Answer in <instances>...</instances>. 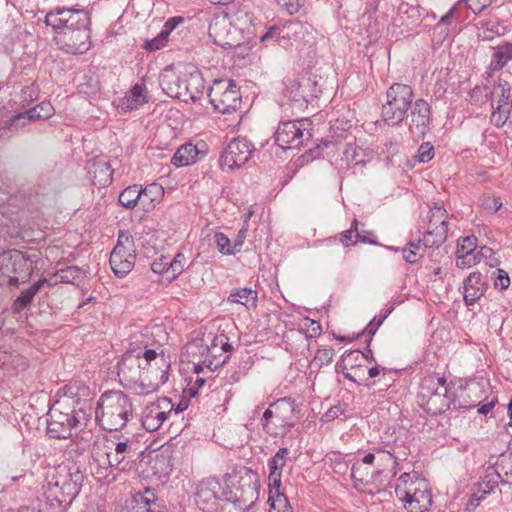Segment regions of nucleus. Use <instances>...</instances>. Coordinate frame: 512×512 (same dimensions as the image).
Returning a JSON list of instances; mask_svg holds the SVG:
<instances>
[{"label": "nucleus", "mask_w": 512, "mask_h": 512, "mask_svg": "<svg viewBox=\"0 0 512 512\" xmlns=\"http://www.w3.org/2000/svg\"><path fill=\"white\" fill-rule=\"evenodd\" d=\"M82 272L77 266H66L65 268L58 269L52 278L55 279V283H75V281L81 279Z\"/></svg>", "instance_id": "79ce46f5"}, {"label": "nucleus", "mask_w": 512, "mask_h": 512, "mask_svg": "<svg viewBox=\"0 0 512 512\" xmlns=\"http://www.w3.org/2000/svg\"><path fill=\"white\" fill-rule=\"evenodd\" d=\"M147 101L145 84L136 83L134 86H132L129 94L125 97L123 105L126 109L133 110L137 108V106L142 105Z\"/></svg>", "instance_id": "58836bf2"}, {"label": "nucleus", "mask_w": 512, "mask_h": 512, "mask_svg": "<svg viewBox=\"0 0 512 512\" xmlns=\"http://www.w3.org/2000/svg\"><path fill=\"white\" fill-rule=\"evenodd\" d=\"M185 74L182 76L177 74L172 68H165L159 77V85L162 91L171 98H177L183 101Z\"/></svg>", "instance_id": "393cba45"}, {"label": "nucleus", "mask_w": 512, "mask_h": 512, "mask_svg": "<svg viewBox=\"0 0 512 512\" xmlns=\"http://www.w3.org/2000/svg\"><path fill=\"white\" fill-rule=\"evenodd\" d=\"M480 261V253L457 254L456 266L460 269L470 268Z\"/></svg>", "instance_id": "864d4df0"}, {"label": "nucleus", "mask_w": 512, "mask_h": 512, "mask_svg": "<svg viewBox=\"0 0 512 512\" xmlns=\"http://www.w3.org/2000/svg\"><path fill=\"white\" fill-rule=\"evenodd\" d=\"M358 226H359V221L355 218L352 221L350 228L348 230L343 231L342 233H340V235H339V242L344 247H350V246H354V245L357 244V240L355 238V234H357Z\"/></svg>", "instance_id": "8fccbe9b"}, {"label": "nucleus", "mask_w": 512, "mask_h": 512, "mask_svg": "<svg viewBox=\"0 0 512 512\" xmlns=\"http://www.w3.org/2000/svg\"><path fill=\"white\" fill-rule=\"evenodd\" d=\"M301 29V24L297 21H287L282 26H271L260 36L262 42L274 40L279 45L284 46L290 41L292 35H296Z\"/></svg>", "instance_id": "bb28decb"}, {"label": "nucleus", "mask_w": 512, "mask_h": 512, "mask_svg": "<svg viewBox=\"0 0 512 512\" xmlns=\"http://www.w3.org/2000/svg\"><path fill=\"white\" fill-rule=\"evenodd\" d=\"M476 246H477V238L475 236L464 237L458 243V249H457L456 254L475 253Z\"/></svg>", "instance_id": "4d7b16f0"}, {"label": "nucleus", "mask_w": 512, "mask_h": 512, "mask_svg": "<svg viewBox=\"0 0 512 512\" xmlns=\"http://www.w3.org/2000/svg\"><path fill=\"white\" fill-rule=\"evenodd\" d=\"M222 486L216 477L203 478L196 486L195 500L198 505L216 507L222 501Z\"/></svg>", "instance_id": "5701e85b"}, {"label": "nucleus", "mask_w": 512, "mask_h": 512, "mask_svg": "<svg viewBox=\"0 0 512 512\" xmlns=\"http://www.w3.org/2000/svg\"><path fill=\"white\" fill-rule=\"evenodd\" d=\"M312 87V79L310 77H302L301 80L293 79L289 80L286 85L285 93L292 100L299 102L300 100L305 101L307 99V89Z\"/></svg>", "instance_id": "4c0bfd02"}, {"label": "nucleus", "mask_w": 512, "mask_h": 512, "mask_svg": "<svg viewBox=\"0 0 512 512\" xmlns=\"http://www.w3.org/2000/svg\"><path fill=\"white\" fill-rule=\"evenodd\" d=\"M459 388L460 395L457 394L455 384L447 382L444 376L427 375L421 380L418 402L431 416L440 415L448 410L466 411L474 408L476 404H469L461 399L464 390L461 386Z\"/></svg>", "instance_id": "f03ea898"}, {"label": "nucleus", "mask_w": 512, "mask_h": 512, "mask_svg": "<svg viewBox=\"0 0 512 512\" xmlns=\"http://www.w3.org/2000/svg\"><path fill=\"white\" fill-rule=\"evenodd\" d=\"M500 90L499 98L496 107L493 106V111L490 117L491 123L497 128L503 127L511 118L512 113V94L511 86L508 82L499 84L494 88L492 94H497Z\"/></svg>", "instance_id": "412c9836"}, {"label": "nucleus", "mask_w": 512, "mask_h": 512, "mask_svg": "<svg viewBox=\"0 0 512 512\" xmlns=\"http://www.w3.org/2000/svg\"><path fill=\"white\" fill-rule=\"evenodd\" d=\"M462 3H463V0H459L455 5H453L449 9V11L440 18V20L436 24L435 28L437 29V28H440L441 26L452 25L454 22V19H455V13L458 10V6L461 5Z\"/></svg>", "instance_id": "13d9d810"}, {"label": "nucleus", "mask_w": 512, "mask_h": 512, "mask_svg": "<svg viewBox=\"0 0 512 512\" xmlns=\"http://www.w3.org/2000/svg\"><path fill=\"white\" fill-rule=\"evenodd\" d=\"M222 479V501L233 504L238 511H247L255 504L259 495V481L250 468L235 466Z\"/></svg>", "instance_id": "7ed1b4c3"}, {"label": "nucleus", "mask_w": 512, "mask_h": 512, "mask_svg": "<svg viewBox=\"0 0 512 512\" xmlns=\"http://www.w3.org/2000/svg\"><path fill=\"white\" fill-rule=\"evenodd\" d=\"M182 411L183 408L180 406L174 408V404L169 398L160 397L143 409L142 426L149 432L157 431L166 421L178 418Z\"/></svg>", "instance_id": "9b49d317"}, {"label": "nucleus", "mask_w": 512, "mask_h": 512, "mask_svg": "<svg viewBox=\"0 0 512 512\" xmlns=\"http://www.w3.org/2000/svg\"><path fill=\"white\" fill-rule=\"evenodd\" d=\"M257 295V291L253 290L252 288H237L230 292L229 296L227 297V301L229 303H236L247 306L249 301L254 303L257 300Z\"/></svg>", "instance_id": "ea45409f"}, {"label": "nucleus", "mask_w": 512, "mask_h": 512, "mask_svg": "<svg viewBox=\"0 0 512 512\" xmlns=\"http://www.w3.org/2000/svg\"><path fill=\"white\" fill-rule=\"evenodd\" d=\"M138 455L132 440L126 438L124 441H111V446H106V451L94 459L98 463L97 477L107 478L112 470L119 472L131 470Z\"/></svg>", "instance_id": "0eeeda50"}, {"label": "nucleus", "mask_w": 512, "mask_h": 512, "mask_svg": "<svg viewBox=\"0 0 512 512\" xmlns=\"http://www.w3.org/2000/svg\"><path fill=\"white\" fill-rule=\"evenodd\" d=\"M184 85V92L187 93L186 96H183L184 102L191 101L195 103L203 96L205 85L202 74L199 71L185 74Z\"/></svg>", "instance_id": "7c9ffc66"}, {"label": "nucleus", "mask_w": 512, "mask_h": 512, "mask_svg": "<svg viewBox=\"0 0 512 512\" xmlns=\"http://www.w3.org/2000/svg\"><path fill=\"white\" fill-rule=\"evenodd\" d=\"M425 249L423 239L417 242H408L407 245L402 249L403 258L406 262L414 264L420 260L422 254H419L420 249Z\"/></svg>", "instance_id": "a18cd8bd"}, {"label": "nucleus", "mask_w": 512, "mask_h": 512, "mask_svg": "<svg viewBox=\"0 0 512 512\" xmlns=\"http://www.w3.org/2000/svg\"><path fill=\"white\" fill-rule=\"evenodd\" d=\"M208 97L214 111L230 114L241 108L240 88L232 79H216L210 86Z\"/></svg>", "instance_id": "9d476101"}, {"label": "nucleus", "mask_w": 512, "mask_h": 512, "mask_svg": "<svg viewBox=\"0 0 512 512\" xmlns=\"http://www.w3.org/2000/svg\"><path fill=\"white\" fill-rule=\"evenodd\" d=\"M428 229L423 237L425 247H440L446 240L449 230L447 210L438 202L430 206Z\"/></svg>", "instance_id": "4468645a"}, {"label": "nucleus", "mask_w": 512, "mask_h": 512, "mask_svg": "<svg viewBox=\"0 0 512 512\" xmlns=\"http://www.w3.org/2000/svg\"><path fill=\"white\" fill-rule=\"evenodd\" d=\"M54 114V108L50 104V102L43 101L36 106L32 107L25 113H19L11 119V125L17 127L19 126V122L21 119L25 117L28 118L29 121L36 120H46L49 119Z\"/></svg>", "instance_id": "473e14b6"}, {"label": "nucleus", "mask_w": 512, "mask_h": 512, "mask_svg": "<svg viewBox=\"0 0 512 512\" xmlns=\"http://www.w3.org/2000/svg\"><path fill=\"white\" fill-rule=\"evenodd\" d=\"M139 206L142 210L148 212L155 208L156 204L164 196V189L158 183H151L145 187L139 185Z\"/></svg>", "instance_id": "c756f323"}, {"label": "nucleus", "mask_w": 512, "mask_h": 512, "mask_svg": "<svg viewBox=\"0 0 512 512\" xmlns=\"http://www.w3.org/2000/svg\"><path fill=\"white\" fill-rule=\"evenodd\" d=\"M255 148L246 138L232 139L222 151L219 166L223 171H232L248 162Z\"/></svg>", "instance_id": "f3484780"}, {"label": "nucleus", "mask_w": 512, "mask_h": 512, "mask_svg": "<svg viewBox=\"0 0 512 512\" xmlns=\"http://www.w3.org/2000/svg\"><path fill=\"white\" fill-rule=\"evenodd\" d=\"M321 325L319 322L314 320H309V324L307 325V333L303 334L302 332H298V337L301 340L308 341V338H314L321 334Z\"/></svg>", "instance_id": "bf43d9fd"}, {"label": "nucleus", "mask_w": 512, "mask_h": 512, "mask_svg": "<svg viewBox=\"0 0 512 512\" xmlns=\"http://www.w3.org/2000/svg\"><path fill=\"white\" fill-rule=\"evenodd\" d=\"M88 175L94 186L106 187L113 180L110 163L103 158H93L88 164Z\"/></svg>", "instance_id": "a878e982"}, {"label": "nucleus", "mask_w": 512, "mask_h": 512, "mask_svg": "<svg viewBox=\"0 0 512 512\" xmlns=\"http://www.w3.org/2000/svg\"><path fill=\"white\" fill-rule=\"evenodd\" d=\"M344 413V410L342 409L341 405H334L330 407L324 414H323V420L324 421H332L336 418H338L340 415Z\"/></svg>", "instance_id": "338daca9"}, {"label": "nucleus", "mask_w": 512, "mask_h": 512, "mask_svg": "<svg viewBox=\"0 0 512 512\" xmlns=\"http://www.w3.org/2000/svg\"><path fill=\"white\" fill-rule=\"evenodd\" d=\"M214 241L217 245L218 251L223 255H235L230 239L222 232H216Z\"/></svg>", "instance_id": "603ef678"}, {"label": "nucleus", "mask_w": 512, "mask_h": 512, "mask_svg": "<svg viewBox=\"0 0 512 512\" xmlns=\"http://www.w3.org/2000/svg\"><path fill=\"white\" fill-rule=\"evenodd\" d=\"M308 126L310 123L306 119L280 123L274 133L275 143L283 150L301 147L312 137Z\"/></svg>", "instance_id": "ddd939ff"}, {"label": "nucleus", "mask_w": 512, "mask_h": 512, "mask_svg": "<svg viewBox=\"0 0 512 512\" xmlns=\"http://www.w3.org/2000/svg\"><path fill=\"white\" fill-rule=\"evenodd\" d=\"M278 5L288 14L293 15L299 11V0H277Z\"/></svg>", "instance_id": "0e129e2a"}, {"label": "nucleus", "mask_w": 512, "mask_h": 512, "mask_svg": "<svg viewBox=\"0 0 512 512\" xmlns=\"http://www.w3.org/2000/svg\"><path fill=\"white\" fill-rule=\"evenodd\" d=\"M501 479L502 476L499 471L485 475V477L478 483L479 491L482 492V495L478 497L477 500H483L485 495L490 494L495 487L498 486L499 480Z\"/></svg>", "instance_id": "c03bdc74"}, {"label": "nucleus", "mask_w": 512, "mask_h": 512, "mask_svg": "<svg viewBox=\"0 0 512 512\" xmlns=\"http://www.w3.org/2000/svg\"><path fill=\"white\" fill-rule=\"evenodd\" d=\"M512 59V43L504 42L496 47H493V53L490 64L488 66L487 74L492 76L495 72L503 69V67Z\"/></svg>", "instance_id": "2f4dec72"}, {"label": "nucleus", "mask_w": 512, "mask_h": 512, "mask_svg": "<svg viewBox=\"0 0 512 512\" xmlns=\"http://www.w3.org/2000/svg\"><path fill=\"white\" fill-rule=\"evenodd\" d=\"M28 269V258L18 250H9L0 255V271L3 275L18 274Z\"/></svg>", "instance_id": "cd10ccee"}, {"label": "nucleus", "mask_w": 512, "mask_h": 512, "mask_svg": "<svg viewBox=\"0 0 512 512\" xmlns=\"http://www.w3.org/2000/svg\"><path fill=\"white\" fill-rule=\"evenodd\" d=\"M334 357V350L332 348L318 349L315 353L311 366L316 367L318 370L324 365H328L332 362Z\"/></svg>", "instance_id": "09e8293b"}, {"label": "nucleus", "mask_w": 512, "mask_h": 512, "mask_svg": "<svg viewBox=\"0 0 512 512\" xmlns=\"http://www.w3.org/2000/svg\"><path fill=\"white\" fill-rule=\"evenodd\" d=\"M139 185L134 184L126 187L119 195L118 202L127 209H134L139 205Z\"/></svg>", "instance_id": "a19ab883"}, {"label": "nucleus", "mask_w": 512, "mask_h": 512, "mask_svg": "<svg viewBox=\"0 0 512 512\" xmlns=\"http://www.w3.org/2000/svg\"><path fill=\"white\" fill-rule=\"evenodd\" d=\"M156 358L157 352L154 349L129 348L117 363V376L121 385L139 395V390H142L144 363L149 364V361Z\"/></svg>", "instance_id": "423d86ee"}, {"label": "nucleus", "mask_w": 512, "mask_h": 512, "mask_svg": "<svg viewBox=\"0 0 512 512\" xmlns=\"http://www.w3.org/2000/svg\"><path fill=\"white\" fill-rule=\"evenodd\" d=\"M410 131L418 138H424L431 129L432 111L430 104L424 99H417L411 104Z\"/></svg>", "instance_id": "4be33fe9"}, {"label": "nucleus", "mask_w": 512, "mask_h": 512, "mask_svg": "<svg viewBox=\"0 0 512 512\" xmlns=\"http://www.w3.org/2000/svg\"><path fill=\"white\" fill-rule=\"evenodd\" d=\"M219 348L220 334H217L212 338L210 345L206 346L207 356L203 361V363L206 365V368H208L209 371L211 372L223 366L226 363L227 359L229 358L228 355H217V353L219 352Z\"/></svg>", "instance_id": "e433bc0d"}, {"label": "nucleus", "mask_w": 512, "mask_h": 512, "mask_svg": "<svg viewBox=\"0 0 512 512\" xmlns=\"http://www.w3.org/2000/svg\"><path fill=\"white\" fill-rule=\"evenodd\" d=\"M168 262L169 257L161 255L151 263V270L156 274L164 275L166 277Z\"/></svg>", "instance_id": "052dcab7"}, {"label": "nucleus", "mask_w": 512, "mask_h": 512, "mask_svg": "<svg viewBox=\"0 0 512 512\" xmlns=\"http://www.w3.org/2000/svg\"><path fill=\"white\" fill-rule=\"evenodd\" d=\"M496 272L497 276L494 281V286L501 290L507 289L510 285V277L508 273L503 269H497Z\"/></svg>", "instance_id": "680f3d73"}, {"label": "nucleus", "mask_w": 512, "mask_h": 512, "mask_svg": "<svg viewBox=\"0 0 512 512\" xmlns=\"http://www.w3.org/2000/svg\"><path fill=\"white\" fill-rule=\"evenodd\" d=\"M186 258L183 253L178 252L173 259H169L166 268V279L172 281L184 271Z\"/></svg>", "instance_id": "37998d69"}, {"label": "nucleus", "mask_w": 512, "mask_h": 512, "mask_svg": "<svg viewBox=\"0 0 512 512\" xmlns=\"http://www.w3.org/2000/svg\"><path fill=\"white\" fill-rule=\"evenodd\" d=\"M488 283L478 271L471 272L463 282V299L467 306L475 304L486 292Z\"/></svg>", "instance_id": "b1692460"}, {"label": "nucleus", "mask_w": 512, "mask_h": 512, "mask_svg": "<svg viewBox=\"0 0 512 512\" xmlns=\"http://www.w3.org/2000/svg\"><path fill=\"white\" fill-rule=\"evenodd\" d=\"M414 98L408 84L393 83L386 91V103L382 106V119L389 126L401 123L407 116Z\"/></svg>", "instance_id": "6e6552de"}, {"label": "nucleus", "mask_w": 512, "mask_h": 512, "mask_svg": "<svg viewBox=\"0 0 512 512\" xmlns=\"http://www.w3.org/2000/svg\"><path fill=\"white\" fill-rule=\"evenodd\" d=\"M294 410H295V400L294 399H292L291 397H284V398L278 399L276 402L271 404V408H268L264 411L262 419H261L263 429L266 430L267 432L269 431L268 430V421L273 417L274 414L277 417L282 416L283 418H286L284 415L288 414V413L293 414ZM281 422H282V425H288V426L293 425L292 423L286 422L285 419H282Z\"/></svg>", "instance_id": "c85d7f7f"}, {"label": "nucleus", "mask_w": 512, "mask_h": 512, "mask_svg": "<svg viewBox=\"0 0 512 512\" xmlns=\"http://www.w3.org/2000/svg\"><path fill=\"white\" fill-rule=\"evenodd\" d=\"M234 27L241 36H244V43L249 41L255 33L253 28V15L248 11H237L230 16Z\"/></svg>", "instance_id": "c9c22d12"}, {"label": "nucleus", "mask_w": 512, "mask_h": 512, "mask_svg": "<svg viewBox=\"0 0 512 512\" xmlns=\"http://www.w3.org/2000/svg\"><path fill=\"white\" fill-rule=\"evenodd\" d=\"M84 474L76 465H59L47 483L46 501L51 507L66 511L81 491Z\"/></svg>", "instance_id": "20e7f679"}, {"label": "nucleus", "mask_w": 512, "mask_h": 512, "mask_svg": "<svg viewBox=\"0 0 512 512\" xmlns=\"http://www.w3.org/2000/svg\"><path fill=\"white\" fill-rule=\"evenodd\" d=\"M498 469L502 476L501 482L503 484H512V451L501 456Z\"/></svg>", "instance_id": "49530a36"}, {"label": "nucleus", "mask_w": 512, "mask_h": 512, "mask_svg": "<svg viewBox=\"0 0 512 512\" xmlns=\"http://www.w3.org/2000/svg\"><path fill=\"white\" fill-rule=\"evenodd\" d=\"M405 494L401 493V501L410 512H426L433 504L432 492L425 479L416 478Z\"/></svg>", "instance_id": "aec40b11"}, {"label": "nucleus", "mask_w": 512, "mask_h": 512, "mask_svg": "<svg viewBox=\"0 0 512 512\" xmlns=\"http://www.w3.org/2000/svg\"><path fill=\"white\" fill-rule=\"evenodd\" d=\"M44 22L53 28L55 34L66 28L73 29L91 24L89 12L74 6L55 7L46 14Z\"/></svg>", "instance_id": "f8f14e48"}, {"label": "nucleus", "mask_w": 512, "mask_h": 512, "mask_svg": "<svg viewBox=\"0 0 512 512\" xmlns=\"http://www.w3.org/2000/svg\"><path fill=\"white\" fill-rule=\"evenodd\" d=\"M133 417V404L121 390H107L101 394L95 408V420L106 431L123 429Z\"/></svg>", "instance_id": "39448f33"}, {"label": "nucleus", "mask_w": 512, "mask_h": 512, "mask_svg": "<svg viewBox=\"0 0 512 512\" xmlns=\"http://www.w3.org/2000/svg\"><path fill=\"white\" fill-rule=\"evenodd\" d=\"M344 359L347 360L349 367L352 364L363 363V355L360 350H352L344 353Z\"/></svg>", "instance_id": "774afa93"}, {"label": "nucleus", "mask_w": 512, "mask_h": 512, "mask_svg": "<svg viewBox=\"0 0 512 512\" xmlns=\"http://www.w3.org/2000/svg\"><path fill=\"white\" fill-rule=\"evenodd\" d=\"M365 363L352 364L349 369L350 373H344V377L358 385H362L368 378L366 377Z\"/></svg>", "instance_id": "de8ad7c7"}, {"label": "nucleus", "mask_w": 512, "mask_h": 512, "mask_svg": "<svg viewBox=\"0 0 512 512\" xmlns=\"http://www.w3.org/2000/svg\"><path fill=\"white\" fill-rule=\"evenodd\" d=\"M170 363H168L164 355L157 353V358L144 363L142 390L139 395H148L158 391V389L167 382L169 377Z\"/></svg>", "instance_id": "6ab92c4d"}, {"label": "nucleus", "mask_w": 512, "mask_h": 512, "mask_svg": "<svg viewBox=\"0 0 512 512\" xmlns=\"http://www.w3.org/2000/svg\"><path fill=\"white\" fill-rule=\"evenodd\" d=\"M209 35L214 43L223 48H235L244 44V36L234 27L230 15H215L209 23Z\"/></svg>", "instance_id": "dca6fc26"}, {"label": "nucleus", "mask_w": 512, "mask_h": 512, "mask_svg": "<svg viewBox=\"0 0 512 512\" xmlns=\"http://www.w3.org/2000/svg\"><path fill=\"white\" fill-rule=\"evenodd\" d=\"M204 152L197 145L186 143L180 146L171 158V163L176 167H184L195 163L198 155Z\"/></svg>", "instance_id": "72a5a7b5"}, {"label": "nucleus", "mask_w": 512, "mask_h": 512, "mask_svg": "<svg viewBox=\"0 0 512 512\" xmlns=\"http://www.w3.org/2000/svg\"><path fill=\"white\" fill-rule=\"evenodd\" d=\"M416 478H418L416 474L411 475L408 472H404L399 476L395 487V494L399 500L401 499V493L405 494V492H408V489L411 488L410 484L414 483Z\"/></svg>", "instance_id": "3c124183"}, {"label": "nucleus", "mask_w": 512, "mask_h": 512, "mask_svg": "<svg viewBox=\"0 0 512 512\" xmlns=\"http://www.w3.org/2000/svg\"><path fill=\"white\" fill-rule=\"evenodd\" d=\"M355 238L357 240V243H364V244H377L376 238L372 232L368 231H359L357 229V234H355Z\"/></svg>", "instance_id": "69168bd1"}, {"label": "nucleus", "mask_w": 512, "mask_h": 512, "mask_svg": "<svg viewBox=\"0 0 512 512\" xmlns=\"http://www.w3.org/2000/svg\"><path fill=\"white\" fill-rule=\"evenodd\" d=\"M168 40L167 32L160 31L159 34L153 39L146 40L144 44V49L148 52H153L163 48Z\"/></svg>", "instance_id": "6e6d98bb"}, {"label": "nucleus", "mask_w": 512, "mask_h": 512, "mask_svg": "<svg viewBox=\"0 0 512 512\" xmlns=\"http://www.w3.org/2000/svg\"><path fill=\"white\" fill-rule=\"evenodd\" d=\"M44 284H48V280L45 278L38 280L28 289L21 291L20 295L13 301L11 305L12 313L20 314L25 308H27L31 304L35 295L44 286Z\"/></svg>", "instance_id": "f704fd0d"}, {"label": "nucleus", "mask_w": 512, "mask_h": 512, "mask_svg": "<svg viewBox=\"0 0 512 512\" xmlns=\"http://www.w3.org/2000/svg\"><path fill=\"white\" fill-rule=\"evenodd\" d=\"M90 25L58 31L54 39L57 45L69 54H84L91 48Z\"/></svg>", "instance_id": "a211bd4d"}, {"label": "nucleus", "mask_w": 512, "mask_h": 512, "mask_svg": "<svg viewBox=\"0 0 512 512\" xmlns=\"http://www.w3.org/2000/svg\"><path fill=\"white\" fill-rule=\"evenodd\" d=\"M132 246V236L121 231L109 259L112 271L119 278L125 277L134 268L136 256L134 250L131 249Z\"/></svg>", "instance_id": "2eb2a0df"}, {"label": "nucleus", "mask_w": 512, "mask_h": 512, "mask_svg": "<svg viewBox=\"0 0 512 512\" xmlns=\"http://www.w3.org/2000/svg\"><path fill=\"white\" fill-rule=\"evenodd\" d=\"M463 2L467 4L474 14H480L492 4L489 0H463Z\"/></svg>", "instance_id": "e2e57ef3"}, {"label": "nucleus", "mask_w": 512, "mask_h": 512, "mask_svg": "<svg viewBox=\"0 0 512 512\" xmlns=\"http://www.w3.org/2000/svg\"><path fill=\"white\" fill-rule=\"evenodd\" d=\"M434 155V146L430 142H423L419 146L414 158L417 159L419 163H427L433 159Z\"/></svg>", "instance_id": "5fc2aeb1"}, {"label": "nucleus", "mask_w": 512, "mask_h": 512, "mask_svg": "<svg viewBox=\"0 0 512 512\" xmlns=\"http://www.w3.org/2000/svg\"><path fill=\"white\" fill-rule=\"evenodd\" d=\"M75 384L65 385L62 390L64 398L56 400L50 406L47 416V435L53 439H68L73 432L83 430L90 420L84 406L74 398L78 395Z\"/></svg>", "instance_id": "f257e3e1"}, {"label": "nucleus", "mask_w": 512, "mask_h": 512, "mask_svg": "<svg viewBox=\"0 0 512 512\" xmlns=\"http://www.w3.org/2000/svg\"><path fill=\"white\" fill-rule=\"evenodd\" d=\"M288 455L289 449L281 447L267 462L269 469V512H293L288 498L281 492L282 470Z\"/></svg>", "instance_id": "1a4fd4ad"}]
</instances>
